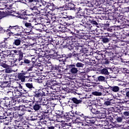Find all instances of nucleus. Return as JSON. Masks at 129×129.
<instances>
[{
  "instance_id": "f03ea898",
  "label": "nucleus",
  "mask_w": 129,
  "mask_h": 129,
  "mask_svg": "<svg viewBox=\"0 0 129 129\" xmlns=\"http://www.w3.org/2000/svg\"><path fill=\"white\" fill-rule=\"evenodd\" d=\"M12 52H13V53L15 54V55H16L17 56V60H18L19 62V66H31V60L24 58V52H23V50L22 49H18L15 50H12Z\"/></svg>"
},
{
  "instance_id": "864d4df0",
  "label": "nucleus",
  "mask_w": 129,
  "mask_h": 129,
  "mask_svg": "<svg viewBox=\"0 0 129 129\" xmlns=\"http://www.w3.org/2000/svg\"><path fill=\"white\" fill-rule=\"evenodd\" d=\"M52 25L54 26V28H57L58 29L59 26L60 25L58 20H56V19H53L52 20Z\"/></svg>"
},
{
  "instance_id": "13d9d810",
  "label": "nucleus",
  "mask_w": 129,
  "mask_h": 129,
  "mask_svg": "<svg viewBox=\"0 0 129 129\" xmlns=\"http://www.w3.org/2000/svg\"><path fill=\"white\" fill-rule=\"evenodd\" d=\"M8 30H9V28L6 29L5 28L2 27L0 25V34H5L6 32H7V34H9V33H10V31H8Z\"/></svg>"
},
{
  "instance_id": "2f4dec72",
  "label": "nucleus",
  "mask_w": 129,
  "mask_h": 129,
  "mask_svg": "<svg viewBox=\"0 0 129 129\" xmlns=\"http://www.w3.org/2000/svg\"><path fill=\"white\" fill-rule=\"evenodd\" d=\"M48 113V110L47 111H42L40 113L38 114L37 117L40 118V120L45 119L46 117H48V115L46 114Z\"/></svg>"
},
{
  "instance_id": "aec40b11",
  "label": "nucleus",
  "mask_w": 129,
  "mask_h": 129,
  "mask_svg": "<svg viewBox=\"0 0 129 129\" xmlns=\"http://www.w3.org/2000/svg\"><path fill=\"white\" fill-rule=\"evenodd\" d=\"M61 118H63L66 120H70L73 119V112L72 111L69 112H64L61 114Z\"/></svg>"
},
{
  "instance_id": "c03bdc74",
  "label": "nucleus",
  "mask_w": 129,
  "mask_h": 129,
  "mask_svg": "<svg viewBox=\"0 0 129 129\" xmlns=\"http://www.w3.org/2000/svg\"><path fill=\"white\" fill-rule=\"evenodd\" d=\"M67 10H70V11H76L77 8L75 7V5L73 3H69L67 7Z\"/></svg>"
},
{
  "instance_id": "052dcab7",
  "label": "nucleus",
  "mask_w": 129,
  "mask_h": 129,
  "mask_svg": "<svg viewBox=\"0 0 129 129\" xmlns=\"http://www.w3.org/2000/svg\"><path fill=\"white\" fill-rule=\"evenodd\" d=\"M69 40H63L62 39V48H67V46H68V45H69Z\"/></svg>"
},
{
  "instance_id": "ea45409f",
  "label": "nucleus",
  "mask_w": 129,
  "mask_h": 129,
  "mask_svg": "<svg viewBox=\"0 0 129 129\" xmlns=\"http://www.w3.org/2000/svg\"><path fill=\"white\" fill-rule=\"evenodd\" d=\"M106 89H109L113 92H118L119 91V88L117 86H109L107 89L105 88Z\"/></svg>"
},
{
  "instance_id": "0eeeda50",
  "label": "nucleus",
  "mask_w": 129,
  "mask_h": 129,
  "mask_svg": "<svg viewBox=\"0 0 129 129\" xmlns=\"http://www.w3.org/2000/svg\"><path fill=\"white\" fill-rule=\"evenodd\" d=\"M64 66L65 64H63L62 66H60V64L58 66L56 64H51L49 65V70L55 71L56 73L54 74V75H57V73H62V72L68 71V70H67V68L65 69Z\"/></svg>"
},
{
  "instance_id": "473e14b6",
  "label": "nucleus",
  "mask_w": 129,
  "mask_h": 129,
  "mask_svg": "<svg viewBox=\"0 0 129 129\" xmlns=\"http://www.w3.org/2000/svg\"><path fill=\"white\" fill-rule=\"evenodd\" d=\"M98 114L100 118H105L106 115L105 114V109L104 108L101 107L98 109Z\"/></svg>"
},
{
  "instance_id": "bf43d9fd",
  "label": "nucleus",
  "mask_w": 129,
  "mask_h": 129,
  "mask_svg": "<svg viewBox=\"0 0 129 129\" xmlns=\"http://www.w3.org/2000/svg\"><path fill=\"white\" fill-rule=\"evenodd\" d=\"M7 93L9 97L12 98V99H13V97H15V94H14V91H13V90L11 91L9 90Z\"/></svg>"
},
{
  "instance_id": "79ce46f5",
  "label": "nucleus",
  "mask_w": 129,
  "mask_h": 129,
  "mask_svg": "<svg viewBox=\"0 0 129 129\" xmlns=\"http://www.w3.org/2000/svg\"><path fill=\"white\" fill-rule=\"evenodd\" d=\"M71 125V123H66L65 121H62L60 123V127H63V129L68 128V126H70Z\"/></svg>"
},
{
  "instance_id": "8fccbe9b",
  "label": "nucleus",
  "mask_w": 129,
  "mask_h": 129,
  "mask_svg": "<svg viewBox=\"0 0 129 129\" xmlns=\"http://www.w3.org/2000/svg\"><path fill=\"white\" fill-rule=\"evenodd\" d=\"M1 87H9L10 86V81H5L2 82L0 84Z\"/></svg>"
},
{
  "instance_id": "f704fd0d",
  "label": "nucleus",
  "mask_w": 129,
  "mask_h": 129,
  "mask_svg": "<svg viewBox=\"0 0 129 129\" xmlns=\"http://www.w3.org/2000/svg\"><path fill=\"white\" fill-rule=\"evenodd\" d=\"M67 32H68L69 34L72 35L71 36H74L76 33H79L78 30L75 29V28L72 27H70V28L67 30Z\"/></svg>"
},
{
  "instance_id": "e2e57ef3",
  "label": "nucleus",
  "mask_w": 129,
  "mask_h": 129,
  "mask_svg": "<svg viewBox=\"0 0 129 129\" xmlns=\"http://www.w3.org/2000/svg\"><path fill=\"white\" fill-rule=\"evenodd\" d=\"M65 25H66V24H59L58 27H57V29L59 30V31H64L65 29H66V26Z\"/></svg>"
},
{
  "instance_id": "a211bd4d",
  "label": "nucleus",
  "mask_w": 129,
  "mask_h": 129,
  "mask_svg": "<svg viewBox=\"0 0 129 129\" xmlns=\"http://www.w3.org/2000/svg\"><path fill=\"white\" fill-rule=\"evenodd\" d=\"M28 74H29L28 71L25 72L22 71L21 73H18V78L19 80H21V82H25L26 81V78H29V77L26 76Z\"/></svg>"
},
{
  "instance_id": "dca6fc26",
  "label": "nucleus",
  "mask_w": 129,
  "mask_h": 129,
  "mask_svg": "<svg viewBox=\"0 0 129 129\" xmlns=\"http://www.w3.org/2000/svg\"><path fill=\"white\" fill-rule=\"evenodd\" d=\"M11 105H16L19 103H23L24 102V99L22 98V97H14L10 100Z\"/></svg>"
},
{
  "instance_id": "4be33fe9",
  "label": "nucleus",
  "mask_w": 129,
  "mask_h": 129,
  "mask_svg": "<svg viewBox=\"0 0 129 129\" xmlns=\"http://www.w3.org/2000/svg\"><path fill=\"white\" fill-rule=\"evenodd\" d=\"M48 49H49L50 50L49 51V53L51 57H54V58H56V57L59 58V57H60V55L58 54V51L57 50V48L48 47Z\"/></svg>"
},
{
  "instance_id": "603ef678",
  "label": "nucleus",
  "mask_w": 129,
  "mask_h": 129,
  "mask_svg": "<svg viewBox=\"0 0 129 129\" xmlns=\"http://www.w3.org/2000/svg\"><path fill=\"white\" fill-rule=\"evenodd\" d=\"M43 129H55V126L53 125L52 122H49L46 125V127H43Z\"/></svg>"
},
{
  "instance_id": "4c0bfd02",
  "label": "nucleus",
  "mask_w": 129,
  "mask_h": 129,
  "mask_svg": "<svg viewBox=\"0 0 129 129\" xmlns=\"http://www.w3.org/2000/svg\"><path fill=\"white\" fill-rule=\"evenodd\" d=\"M91 28H92V25H91L90 24H88L87 23H85L83 31H84L85 32H92Z\"/></svg>"
},
{
  "instance_id": "69168bd1",
  "label": "nucleus",
  "mask_w": 129,
  "mask_h": 129,
  "mask_svg": "<svg viewBox=\"0 0 129 129\" xmlns=\"http://www.w3.org/2000/svg\"><path fill=\"white\" fill-rule=\"evenodd\" d=\"M104 101L105 100H103V99L98 100L97 101L98 105H99V106H104Z\"/></svg>"
},
{
  "instance_id": "58836bf2",
  "label": "nucleus",
  "mask_w": 129,
  "mask_h": 129,
  "mask_svg": "<svg viewBox=\"0 0 129 129\" xmlns=\"http://www.w3.org/2000/svg\"><path fill=\"white\" fill-rule=\"evenodd\" d=\"M26 20H24L23 22V24H24L25 27L27 28V29H30V32L32 31V29L34 28V25L26 21Z\"/></svg>"
},
{
  "instance_id": "0e129e2a",
  "label": "nucleus",
  "mask_w": 129,
  "mask_h": 129,
  "mask_svg": "<svg viewBox=\"0 0 129 129\" xmlns=\"http://www.w3.org/2000/svg\"><path fill=\"white\" fill-rule=\"evenodd\" d=\"M101 74H104V75H109V72H108V70L107 69L104 68L101 70Z\"/></svg>"
},
{
  "instance_id": "f257e3e1",
  "label": "nucleus",
  "mask_w": 129,
  "mask_h": 129,
  "mask_svg": "<svg viewBox=\"0 0 129 129\" xmlns=\"http://www.w3.org/2000/svg\"><path fill=\"white\" fill-rule=\"evenodd\" d=\"M56 72L53 70H50V72L48 73V75L47 76V79H49V81H47V83L46 84V86L48 87V88H50V89H54V87L56 83L54 82H56V81L54 80V79H56V78H58V79H61L62 78V75L60 73H57L56 75L55 74Z\"/></svg>"
},
{
  "instance_id": "a18cd8bd",
  "label": "nucleus",
  "mask_w": 129,
  "mask_h": 129,
  "mask_svg": "<svg viewBox=\"0 0 129 129\" xmlns=\"http://www.w3.org/2000/svg\"><path fill=\"white\" fill-rule=\"evenodd\" d=\"M59 59V61H60V62H62V63H60L62 65H64L65 64V62H66V60H67V56H63L61 55V56L60 55V56H59V57H58Z\"/></svg>"
},
{
  "instance_id": "7c9ffc66",
  "label": "nucleus",
  "mask_w": 129,
  "mask_h": 129,
  "mask_svg": "<svg viewBox=\"0 0 129 129\" xmlns=\"http://www.w3.org/2000/svg\"><path fill=\"white\" fill-rule=\"evenodd\" d=\"M75 50L77 51L75 52H79V53H83V54H86V53H88V48L85 47L84 46L83 47H79L78 46H75Z\"/></svg>"
},
{
  "instance_id": "7ed1b4c3",
  "label": "nucleus",
  "mask_w": 129,
  "mask_h": 129,
  "mask_svg": "<svg viewBox=\"0 0 129 129\" xmlns=\"http://www.w3.org/2000/svg\"><path fill=\"white\" fill-rule=\"evenodd\" d=\"M7 31H9V32L7 33V35L9 37H11L12 35L16 36V37H21L22 33L25 32V29L23 27L18 25H10Z\"/></svg>"
},
{
  "instance_id": "bb28decb",
  "label": "nucleus",
  "mask_w": 129,
  "mask_h": 129,
  "mask_svg": "<svg viewBox=\"0 0 129 129\" xmlns=\"http://www.w3.org/2000/svg\"><path fill=\"white\" fill-rule=\"evenodd\" d=\"M15 38L14 39V41L13 42V48H16V47H18V46H21V44H22V38H18L17 37H15Z\"/></svg>"
},
{
  "instance_id": "338daca9",
  "label": "nucleus",
  "mask_w": 129,
  "mask_h": 129,
  "mask_svg": "<svg viewBox=\"0 0 129 129\" xmlns=\"http://www.w3.org/2000/svg\"><path fill=\"white\" fill-rule=\"evenodd\" d=\"M112 109H113V111H114L115 112H117L118 113H119V112H120L121 111L119 106L112 107Z\"/></svg>"
},
{
  "instance_id": "e433bc0d",
  "label": "nucleus",
  "mask_w": 129,
  "mask_h": 129,
  "mask_svg": "<svg viewBox=\"0 0 129 129\" xmlns=\"http://www.w3.org/2000/svg\"><path fill=\"white\" fill-rule=\"evenodd\" d=\"M119 23H120L119 27H123V26H129V21L124 18H122V20L121 19Z\"/></svg>"
},
{
  "instance_id": "49530a36",
  "label": "nucleus",
  "mask_w": 129,
  "mask_h": 129,
  "mask_svg": "<svg viewBox=\"0 0 129 129\" xmlns=\"http://www.w3.org/2000/svg\"><path fill=\"white\" fill-rule=\"evenodd\" d=\"M33 29H35L37 31H42V30H43V25L41 23L35 24V26H34Z\"/></svg>"
},
{
  "instance_id": "423d86ee",
  "label": "nucleus",
  "mask_w": 129,
  "mask_h": 129,
  "mask_svg": "<svg viewBox=\"0 0 129 129\" xmlns=\"http://www.w3.org/2000/svg\"><path fill=\"white\" fill-rule=\"evenodd\" d=\"M20 3H22L26 6H30L29 11L33 13L37 7V4H39V0H19Z\"/></svg>"
},
{
  "instance_id": "680f3d73",
  "label": "nucleus",
  "mask_w": 129,
  "mask_h": 129,
  "mask_svg": "<svg viewBox=\"0 0 129 129\" xmlns=\"http://www.w3.org/2000/svg\"><path fill=\"white\" fill-rule=\"evenodd\" d=\"M13 8V4H10V2H7L5 4V9L6 10H11Z\"/></svg>"
},
{
  "instance_id": "cd10ccee",
  "label": "nucleus",
  "mask_w": 129,
  "mask_h": 129,
  "mask_svg": "<svg viewBox=\"0 0 129 129\" xmlns=\"http://www.w3.org/2000/svg\"><path fill=\"white\" fill-rule=\"evenodd\" d=\"M40 101H41L34 100V104L32 108L35 111H38V110H40L42 108V104H41Z\"/></svg>"
},
{
  "instance_id": "c9c22d12",
  "label": "nucleus",
  "mask_w": 129,
  "mask_h": 129,
  "mask_svg": "<svg viewBox=\"0 0 129 129\" xmlns=\"http://www.w3.org/2000/svg\"><path fill=\"white\" fill-rule=\"evenodd\" d=\"M109 49L112 50L115 54H119L120 53V50H121L120 47H116V46H109Z\"/></svg>"
},
{
  "instance_id": "ddd939ff",
  "label": "nucleus",
  "mask_w": 129,
  "mask_h": 129,
  "mask_svg": "<svg viewBox=\"0 0 129 129\" xmlns=\"http://www.w3.org/2000/svg\"><path fill=\"white\" fill-rule=\"evenodd\" d=\"M81 103H82V100L78 99L76 97L69 98L68 101V104H71L75 106V107H77V104H80Z\"/></svg>"
},
{
  "instance_id": "5701e85b",
  "label": "nucleus",
  "mask_w": 129,
  "mask_h": 129,
  "mask_svg": "<svg viewBox=\"0 0 129 129\" xmlns=\"http://www.w3.org/2000/svg\"><path fill=\"white\" fill-rule=\"evenodd\" d=\"M47 10H50L52 12L55 11V10H61V9H63V7L56 6L54 5V3H49L47 5Z\"/></svg>"
},
{
  "instance_id": "39448f33",
  "label": "nucleus",
  "mask_w": 129,
  "mask_h": 129,
  "mask_svg": "<svg viewBox=\"0 0 129 129\" xmlns=\"http://www.w3.org/2000/svg\"><path fill=\"white\" fill-rule=\"evenodd\" d=\"M106 5H108L110 8L109 10L113 14H116V15H119V10H118V8H119V5L118 7H115L116 5H118V0H106L105 1Z\"/></svg>"
},
{
  "instance_id": "c85d7f7f",
  "label": "nucleus",
  "mask_w": 129,
  "mask_h": 129,
  "mask_svg": "<svg viewBox=\"0 0 129 129\" xmlns=\"http://www.w3.org/2000/svg\"><path fill=\"white\" fill-rule=\"evenodd\" d=\"M39 50L40 52L39 54H38V57L40 59V58H42L43 57H45V56H46V52H47V47L43 46V47L40 48Z\"/></svg>"
},
{
  "instance_id": "9d476101",
  "label": "nucleus",
  "mask_w": 129,
  "mask_h": 129,
  "mask_svg": "<svg viewBox=\"0 0 129 129\" xmlns=\"http://www.w3.org/2000/svg\"><path fill=\"white\" fill-rule=\"evenodd\" d=\"M114 57H115L114 52H113L112 50H110L109 47H108V48L105 50V53H104V59H108V60L110 61H112V60L114 59Z\"/></svg>"
},
{
  "instance_id": "393cba45",
  "label": "nucleus",
  "mask_w": 129,
  "mask_h": 129,
  "mask_svg": "<svg viewBox=\"0 0 129 129\" xmlns=\"http://www.w3.org/2000/svg\"><path fill=\"white\" fill-rule=\"evenodd\" d=\"M85 4H86V6L89 8H93V7H97L100 6L98 4V1H86Z\"/></svg>"
},
{
  "instance_id": "412c9836",
  "label": "nucleus",
  "mask_w": 129,
  "mask_h": 129,
  "mask_svg": "<svg viewBox=\"0 0 129 129\" xmlns=\"http://www.w3.org/2000/svg\"><path fill=\"white\" fill-rule=\"evenodd\" d=\"M47 44H46V46H47L48 48H50L51 47L53 48V47H57V43H58V42L59 41H58V39H56L54 40H53L52 39H50V40L48 39V40H47Z\"/></svg>"
},
{
  "instance_id": "2eb2a0df",
  "label": "nucleus",
  "mask_w": 129,
  "mask_h": 129,
  "mask_svg": "<svg viewBox=\"0 0 129 129\" xmlns=\"http://www.w3.org/2000/svg\"><path fill=\"white\" fill-rule=\"evenodd\" d=\"M3 107H8L11 106V100L9 98L5 97L4 98L0 99V108Z\"/></svg>"
},
{
  "instance_id": "9b49d317",
  "label": "nucleus",
  "mask_w": 129,
  "mask_h": 129,
  "mask_svg": "<svg viewBox=\"0 0 129 129\" xmlns=\"http://www.w3.org/2000/svg\"><path fill=\"white\" fill-rule=\"evenodd\" d=\"M85 116V115L80 111H76L75 113L73 112V119L76 120V122L82 121ZM78 120L80 121H78Z\"/></svg>"
},
{
  "instance_id": "37998d69",
  "label": "nucleus",
  "mask_w": 129,
  "mask_h": 129,
  "mask_svg": "<svg viewBox=\"0 0 129 129\" xmlns=\"http://www.w3.org/2000/svg\"><path fill=\"white\" fill-rule=\"evenodd\" d=\"M43 20L42 21L43 22V24L44 25V26H45V27H52V26L51 25V21H50V20H48L47 19H43Z\"/></svg>"
},
{
  "instance_id": "09e8293b",
  "label": "nucleus",
  "mask_w": 129,
  "mask_h": 129,
  "mask_svg": "<svg viewBox=\"0 0 129 129\" xmlns=\"http://www.w3.org/2000/svg\"><path fill=\"white\" fill-rule=\"evenodd\" d=\"M87 64H88V65L93 66L94 64H95V65H97V64H98V61H95V59H91L87 62Z\"/></svg>"
},
{
  "instance_id": "4468645a",
  "label": "nucleus",
  "mask_w": 129,
  "mask_h": 129,
  "mask_svg": "<svg viewBox=\"0 0 129 129\" xmlns=\"http://www.w3.org/2000/svg\"><path fill=\"white\" fill-rule=\"evenodd\" d=\"M86 24H88V25H90L91 26V25H93V26H96V27H98V20L95 19L94 17L87 16Z\"/></svg>"
},
{
  "instance_id": "b1692460",
  "label": "nucleus",
  "mask_w": 129,
  "mask_h": 129,
  "mask_svg": "<svg viewBox=\"0 0 129 129\" xmlns=\"http://www.w3.org/2000/svg\"><path fill=\"white\" fill-rule=\"evenodd\" d=\"M113 118L114 119H115L114 122H122L123 121V117L122 115L120 113H117L116 114H114L113 115Z\"/></svg>"
},
{
  "instance_id": "a19ab883",
  "label": "nucleus",
  "mask_w": 129,
  "mask_h": 129,
  "mask_svg": "<svg viewBox=\"0 0 129 129\" xmlns=\"http://www.w3.org/2000/svg\"><path fill=\"white\" fill-rule=\"evenodd\" d=\"M96 56H95V58L97 60H100L101 58H104V54L101 53V51H96Z\"/></svg>"
},
{
  "instance_id": "c756f323",
  "label": "nucleus",
  "mask_w": 129,
  "mask_h": 129,
  "mask_svg": "<svg viewBox=\"0 0 129 129\" xmlns=\"http://www.w3.org/2000/svg\"><path fill=\"white\" fill-rule=\"evenodd\" d=\"M77 10L78 11V13H79V14H81L82 16H85V14H87V11H88V9L86 8L85 6H82L78 9L77 8Z\"/></svg>"
},
{
  "instance_id": "f3484780",
  "label": "nucleus",
  "mask_w": 129,
  "mask_h": 129,
  "mask_svg": "<svg viewBox=\"0 0 129 129\" xmlns=\"http://www.w3.org/2000/svg\"><path fill=\"white\" fill-rule=\"evenodd\" d=\"M38 60L39 62H40L41 63L43 62V61L40 60V58H38V56L37 57L35 56L32 58L31 61L32 63H31V65L29 67V68L28 69L27 71H32L33 70V68L37 66V64H36V62H37V60Z\"/></svg>"
},
{
  "instance_id": "72a5a7b5",
  "label": "nucleus",
  "mask_w": 129,
  "mask_h": 129,
  "mask_svg": "<svg viewBox=\"0 0 129 129\" xmlns=\"http://www.w3.org/2000/svg\"><path fill=\"white\" fill-rule=\"evenodd\" d=\"M53 19H54V20H56V21H57L58 22V23H59V25H62L64 24H66V25H67V23L64 22V21L62 20V18L60 16L58 17H56V16L55 15H52L51 17V19L53 20Z\"/></svg>"
},
{
  "instance_id": "20e7f679",
  "label": "nucleus",
  "mask_w": 129,
  "mask_h": 129,
  "mask_svg": "<svg viewBox=\"0 0 129 129\" xmlns=\"http://www.w3.org/2000/svg\"><path fill=\"white\" fill-rule=\"evenodd\" d=\"M33 100L35 101H41L43 99V96H47L48 94H50L49 92V89L43 88L42 89H36L33 91Z\"/></svg>"
},
{
  "instance_id": "a878e982",
  "label": "nucleus",
  "mask_w": 129,
  "mask_h": 129,
  "mask_svg": "<svg viewBox=\"0 0 129 129\" xmlns=\"http://www.w3.org/2000/svg\"><path fill=\"white\" fill-rule=\"evenodd\" d=\"M87 18V16L77 15L76 16V19L78 22H82L83 24H86V19Z\"/></svg>"
},
{
  "instance_id": "3c124183",
  "label": "nucleus",
  "mask_w": 129,
  "mask_h": 129,
  "mask_svg": "<svg viewBox=\"0 0 129 129\" xmlns=\"http://www.w3.org/2000/svg\"><path fill=\"white\" fill-rule=\"evenodd\" d=\"M23 95L22 92H20L19 90H14V97H22L21 96Z\"/></svg>"
},
{
  "instance_id": "774afa93",
  "label": "nucleus",
  "mask_w": 129,
  "mask_h": 129,
  "mask_svg": "<svg viewBox=\"0 0 129 129\" xmlns=\"http://www.w3.org/2000/svg\"><path fill=\"white\" fill-rule=\"evenodd\" d=\"M121 115H122L123 118H128V117H129V111H124L123 113V114H121Z\"/></svg>"
},
{
  "instance_id": "6e6552de",
  "label": "nucleus",
  "mask_w": 129,
  "mask_h": 129,
  "mask_svg": "<svg viewBox=\"0 0 129 129\" xmlns=\"http://www.w3.org/2000/svg\"><path fill=\"white\" fill-rule=\"evenodd\" d=\"M34 16V14L32 13L29 10H20V12L18 13V17L19 19L24 20V21H27L29 19L28 16Z\"/></svg>"
},
{
  "instance_id": "de8ad7c7",
  "label": "nucleus",
  "mask_w": 129,
  "mask_h": 129,
  "mask_svg": "<svg viewBox=\"0 0 129 129\" xmlns=\"http://www.w3.org/2000/svg\"><path fill=\"white\" fill-rule=\"evenodd\" d=\"M78 45L76 47H79V48H82L85 46H86V44H85V42H84L82 39L80 40L77 43Z\"/></svg>"
},
{
  "instance_id": "4d7b16f0",
  "label": "nucleus",
  "mask_w": 129,
  "mask_h": 129,
  "mask_svg": "<svg viewBox=\"0 0 129 129\" xmlns=\"http://www.w3.org/2000/svg\"><path fill=\"white\" fill-rule=\"evenodd\" d=\"M97 80L99 82H106V78L102 76H100L98 77Z\"/></svg>"
},
{
  "instance_id": "f8f14e48",
  "label": "nucleus",
  "mask_w": 129,
  "mask_h": 129,
  "mask_svg": "<svg viewBox=\"0 0 129 129\" xmlns=\"http://www.w3.org/2000/svg\"><path fill=\"white\" fill-rule=\"evenodd\" d=\"M99 19L100 20H110V21H112L113 22H115V24L116 23H119V20L118 21L116 18L114 16H108V15L102 13L99 16Z\"/></svg>"
},
{
  "instance_id": "1a4fd4ad",
  "label": "nucleus",
  "mask_w": 129,
  "mask_h": 129,
  "mask_svg": "<svg viewBox=\"0 0 129 129\" xmlns=\"http://www.w3.org/2000/svg\"><path fill=\"white\" fill-rule=\"evenodd\" d=\"M59 17H60L61 19H64V20H66V21H67L69 25H73V24H74V21H75V17L72 16H68L67 15V13H61L59 15Z\"/></svg>"
},
{
  "instance_id": "6ab92c4d",
  "label": "nucleus",
  "mask_w": 129,
  "mask_h": 129,
  "mask_svg": "<svg viewBox=\"0 0 129 129\" xmlns=\"http://www.w3.org/2000/svg\"><path fill=\"white\" fill-rule=\"evenodd\" d=\"M67 70L72 74H76L78 72V69L75 67V64H70L67 66Z\"/></svg>"
},
{
  "instance_id": "5fc2aeb1",
  "label": "nucleus",
  "mask_w": 129,
  "mask_h": 129,
  "mask_svg": "<svg viewBox=\"0 0 129 129\" xmlns=\"http://www.w3.org/2000/svg\"><path fill=\"white\" fill-rule=\"evenodd\" d=\"M84 53H82L81 52L78 53V57L77 58V60H78L79 61H82L84 60Z\"/></svg>"
},
{
  "instance_id": "6e6d98bb",
  "label": "nucleus",
  "mask_w": 129,
  "mask_h": 129,
  "mask_svg": "<svg viewBox=\"0 0 129 129\" xmlns=\"http://www.w3.org/2000/svg\"><path fill=\"white\" fill-rule=\"evenodd\" d=\"M9 56H11V54L9 53L8 51H2V59L3 60H5V59H6Z\"/></svg>"
}]
</instances>
